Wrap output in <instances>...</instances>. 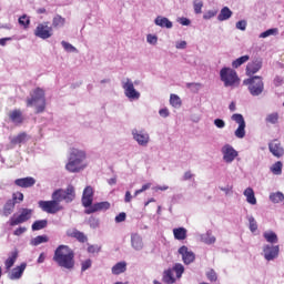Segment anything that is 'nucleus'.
Wrapping results in <instances>:
<instances>
[{
  "label": "nucleus",
  "instance_id": "1",
  "mask_svg": "<svg viewBox=\"0 0 284 284\" xmlns=\"http://www.w3.org/2000/svg\"><path fill=\"white\" fill-rule=\"evenodd\" d=\"M53 262L63 270H74V251L68 245H59L54 251Z\"/></svg>",
  "mask_w": 284,
  "mask_h": 284
},
{
  "label": "nucleus",
  "instance_id": "2",
  "mask_svg": "<svg viewBox=\"0 0 284 284\" xmlns=\"http://www.w3.org/2000/svg\"><path fill=\"white\" fill-rule=\"evenodd\" d=\"M220 79L224 83V88H239V85H241V78H239L236 70L232 68H222Z\"/></svg>",
  "mask_w": 284,
  "mask_h": 284
},
{
  "label": "nucleus",
  "instance_id": "3",
  "mask_svg": "<svg viewBox=\"0 0 284 284\" xmlns=\"http://www.w3.org/2000/svg\"><path fill=\"white\" fill-rule=\"evenodd\" d=\"M39 102L40 104L36 106V114L45 112V91L41 88H36L31 93V98L27 99V105L32 108V105Z\"/></svg>",
  "mask_w": 284,
  "mask_h": 284
},
{
  "label": "nucleus",
  "instance_id": "4",
  "mask_svg": "<svg viewBox=\"0 0 284 284\" xmlns=\"http://www.w3.org/2000/svg\"><path fill=\"white\" fill-rule=\"evenodd\" d=\"M243 85L248 87V91L252 97H260V94H263V90H265L263 78L258 75L243 80Z\"/></svg>",
  "mask_w": 284,
  "mask_h": 284
},
{
  "label": "nucleus",
  "instance_id": "5",
  "mask_svg": "<svg viewBox=\"0 0 284 284\" xmlns=\"http://www.w3.org/2000/svg\"><path fill=\"white\" fill-rule=\"evenodd\" d=\"M174 272L176 278H181L183 276V273L185 272V266L181 263L174 264L172 268H168L163 272L162 281L165 284H174L176 283V278L174 277Z\"/></svg>",
  "mask_w": 284,
  "mask_h": 284
},
{
  "label": "nucleus",
  "instance_id": "6",
  "mask_svg": "<svg viewBox=\"0 0 284 284\" xmlns=\"http://www.w3.org/2000/svg\"><path fill=\"white\" fill-rule=\"evenodd\" d=\"M52 199H59L60 203L61 201H64L65 203H72L74 199H77V192L74 191V186L72 184H69L65 190L59 189L52 193Z\"/></svg>",
  "mask_w": 284,
  "mask_h": 284
},
{
  "label": "nucleus",
  "instance_id": "7",
  "mask_svg": "<svg viewBox=\"0 0 284 284\" xmlns=\"http://www.w3.org/2000/svg\"><path fill=\"white\" fill-rule=\"evenodd\" d=\"M38 205L42 212H45L47 214H57L63 210V206L61 205V201L59 199H52L50 201H39Z\"/></svg>",
  "mask_w": 284,
  "mask_h": 284
},
{
  "label": "nucleus",
  "instance_id": "8",
  "mask_svg": "<svg viewBox=\"0 0 284 284\" xmlns=\"http://www.w3.org/2000/svg\"><path fill=\"white\" fill-rule=\"evenodd\" d=\"M31 219H32V209H22L18 217H10L9 224L11 227H14L16 225H21V223H26Z\"/></svg>",
  "mask_w": 284,
  "mask_h": 284
},
{
  "label": "nucleus",
  "instance_id": "9",
  "mask_svg": "<svg viewBox=\"0 0 284 284\" xmlns=\"http://www.w3.org/2000/svg\"><path fill=\"white\" fill-rule=\"evenodd\" d=\"M231 119L239 124V128L235 130V136L237 139H245V118H243V114L234 113Z\"/></svg>",
  "mask_w": 284,
  "mask_h": 284
},
{
  "label": "nucleus",
  "instance_id": "10",
  "mask_svg": "<svg viewBox=\"0 0 284 284\" xmlns=\"http://www.w3.org/2000/svg\"><path fill=\"white\" fill-rule=\"evenodd\" d=\"M88 168V164L85 162H81L79 160H72L69 158L68 163L65 164V171L70 172L71 174H77L79 172H82V170H85Z\"/></svg>",
  "mask_w": 284,
  "mask_h": 284
},
{
  "label": "nucleus",
  "instance_id": "11",
  "mask_svg": "<svg viewBox=\"0 0 284 284\" xmlns=\"http://www.w3.org/2000/svg\"><path fill=\"white\" fill-rule=\"evenodd\" d=\"M34 36L39 39H50L52 37V27L48 22L39 23L34 30Z\"/></svg>",
  "mask_w": 284,
  "mask_h": 284
},
{
  "label": "nucleus",
  "instance_id": "12",
  "mask_svg": "<svg viewBox=\"0 0 284 284\" xmlns=\"http://www.w3.org/2000/svg\"><path fill=\"white\" fill-rule=\"evenodd\" d=\"M263 252H264V258L266 261H274V258H278V252H281V248L278 247V245H264L263 247Z\"/></svg>",
  "mask_w": 284,
  "mask_h": 284
},
{
  "label": "nucleus",
  "instance_id": "13",
  "mask_svg": "<svg viewBox=\"0 0 284 284\" xmlns=\"http://www.w3.org/2000/svg\"><path fill=\"white\" fill-rule=\"evenodd\" d=\"M179 254H181L184 265H190L191 263H194L196 258L194 252L190 251V248H187V246L185 245L179 248Z\"/></svg>",
  "mask_w": 284,
  "mask_h": 284
},
{
  "label": "nucleus",
  "instance_id": "14",
  "mask_svg": "<svg viewBox=\"0 0 284 284\" xmlns=\"http://www.w3.org/2000/svg\"><path fill=\"white\" fill-rule=\"evenodd\" d=\"M124 94L128 97V99H139L141 97V93L134 89V83L128 79L126 82L123 84Z\"/></svg>",
  "mask_w": 284,
  "mask_h": 284
},
{
  "label": "nucleus",
  "instance_id": "15",
  "mask_svg": "<svg viewBox=\"0 0 284 284\" xmlns=\"http://www.w3.org/2000/svg\"><path fill=\"white\" fill-rule=\"evenodd\" d=\"M222 152H223V160L226 163H232V161H234V159L239 156V152H236V150H234V148L230 144L224 145L222 149Z\"/></svg>",
  "mask_w": 284,
  "mask_h": 284
},
{
  "label": "nucleus",
  "instance_id": "16",
  "mask_svg": "<svg viewBox=\"0 0 284 284\" xmlns=\"http://www.w3.org/2000/svg\"><path fill=\"white\" fill-rule=\"evenodd\" d=\"M268 150L271 154H273V156H275L276 159H281V156L284 155L283 145L278 140H273L272 142H270Z\"/></svg>",
  "mask_w": 284,
  "mask_h": 284
},
{
  "label": "nucleus",
  "instance_id": "17",
  "mask_svg": "<svg viewBox=\"0 0 284 284\" xmlns=\"http://www.w3.org/2000/svg\"><path fill=\"white\" fill-rule=\"evenodd\" d=\"M94 201V190L92 186H87L82 195V205L83 207H91L92 202Z\"/></svg>",
  "mask_w": 284,
  "mask_h": 284
},
{
  "label": "nucleus",
  "instance_id": "18",
  "mask_svg": "<svg viewBox=\"0 0 284 284\" xmlns=\"http://www.w3.org/2000/svg\"><path fill=\"white\" fill-rule=\"evenodd\" d=\"M261 68H263V61L260 59L248 62L246 65V77H253V74H256Z\"/></svg>",
  "mask_w": 284,
  "mask_h": 284
},
{
  "label": "nucleus",
  "instance_id": "19",
  "mask_svg": "<svg viewBox=\"0 0 284 284\" xmlns=\"http://www.w3.org/2000/svg\"><path fill=\"white\" fill-rule=\"evenodd\" d=\"M8 118L10 119L11 123H14V125H21L26 119L23 118V112H21V109H14L8 113Z\"/></svg>",
  "mask_w": 284,
  "mask_h": 284
},
{
  "label": "nucleus",
  "instance_id": "20",
  "mask_svg": "<svg viewBox=\"0 0 284 284\" xmlns=\"http://www.w3.org/2000/svg\"><path fill=\"white\" fill-rule=\"evenodd\" d=\"M69 159H71L72 161L85 162V159H88V154L83 150L72 148L69 153Z\"/></svg>",
  "mask_w": 284,
  "mask_h": 284
},
{
  "label": "nucleus",
  "instance_id": "21",
  "mask_svg": "<svg viewBox=\"0 0 284 284\" xmlns=\"http://www.w3.org/2000/svg\"><path fill=\"white\" fill-rule=\"evenodd\" d=\"M105 210H110V202H98L91 204V206L85 210V214H94V212H103Z\"/></svg>",
  "mask_w": 284,
  "mask_h": 284
},
{
  "label": "nucleus",
  "instance_id": "22",
  "mask_svg": "<svg viewBox=\"0 0 284 284\" xmlns=\"http://www.w3.org/2000/svg\"><path fill=\"white\" fill-rule=\"evenodd\" d=\"M132 134H133L134 141H136L139 145H148V143H150V134L145 132L143 131L139 132L138 130H134Z\"/></svg>",
  "mask_w": 284,
  "mask_h": 284
},
{
  "label": "nucleus",
  "instance_id": "23",
  "mask_svg": "<svg viewBox=\"0 0 284 284\" xmlns=\"http://www.w3.org/2000/svg\"><path fill=\"white\" fill-rule=\"evenodd\" d=\"M67 236H70V239H77L79 243H88V236L85 235V233L77 229L68 230Z\"/></svg>",
  "mask_w": 284,
  "mask_h": 284
},
{
  "label": "nucleus",
  "instance_id": "24",
  "mask_svg": "<svg viewBox=\"0 0 284 284\" xmlns=\"http://www.w3.org/2000/svg\"><path fill=\"white\" fill-rule=\"evenodd\" d=\"M26 267H28L27 263H21L19 266L14 267L9 275L11 281H19L23 276V272H26Z\"/></svg>",
  "mask_w": 284,
  "mask_h": 284
},
{
  "label": "nucleus",
  "instance_id": "25",
  "mask_svg": "<svg viewBox=\"0 0 284 284\" xmlns=\"http://www.w3.org/2000/svg\"><path fill=\"white\" fill-rule=\"evenodd\" d=\"M34 183H37V180L30 176L14 180V185L18 187H32Z\"/></svg>",
  "mask_w": 284,
  "mask_h": 284
},
{
  "label": "nucleus",
  "instance_id": "26",
  "mask_svg": "<svg viewBox=\"0 0 284 284\" xmlns=\"http://www.w3.org/2000/svg\"><path fill=\"white\" fill-rule=\"evenodd\" d=\"M131 245L134 250H143V239H141V235L133 233L131 235Z\"/></svg>",
  "mask_w": 284,
  "mask_h": 284
},
{
  "label": "nucleus",
  "instance_id": "27",
  "mask_svg": "<svg viewBox=\"0 0 284 284\" xmlns=\"http://www.w3.org/2000/svg\"><path fill=\"white\" fill-rule=\"evenodd\" d=\"M128 270V263L125 262H119L116 263L112 268L111 272L115 276H119V274H123Z\"/></svg>",
  "mask_w": 284,
  "mask_h": 284
},
{
  "label": "nucleus",
  "instance_id": "28",
  "mask_svg": "<svg viewBox=\"0 0 284 284\" xmlns=\"http://www.w3.org/2000/svg\"><path fill=\"white\" fill-rule=\"evenodd\" d=\"M17 258H19V251L11 252V255L6 260L4 266L6 270H11V267L17 263Z\"/></svg>",
  "mask_w": 284,
  "mask_h": 284
},
{
  "label": "nucleus",
  "instance_id": "29",
  "mask_svg": "<svg viewBox=\"0 0 284 284\" xmlns=\"http://www.w3.org/2000/svg\"><path fill=\"white\" fill-rule=\"evenodd\" d=\"M173 236L176 241H185L187 239V230H185V227L174 229Z\"/></svg>",
  "mask_w": 284,
  "mask_h": 284
},
{
  "label": "nucleus",
  "instance_id": "30",
  "mask_svg": "<svg viewBox=\"0 0 284 284\" xmlns=\"http://www.w3.org/2000/svg\"><path fill=\"white\" fill-rule=\"evenodd\" d=\"M155 26H159L160 28H172V21H170V19L165 18V17H156L154 20Z\"/></svg>",
  "mask_w": 284,
  "mask_h": 284
},
{
  "label": "nucleus",
  "instance_id": "31",
  "mask_svg": "<svg viewBox=\"0 0 284 284\" xmlns=\"http://www.w3.org/2000/svg\"><path fill=\"white\" fill-rule=\"evenodd\" d=\"M244 196H246V201H247V203H250V205H256V196L254 195L253 187H247L244 191Z\"/></svg>",
  "mask_w": 284,
  "mask_h": 284
},
{
  "label": "nucleus",
  "instance_id": "32",
  "mask_svg": "<svg viewBox=\"0 0 284 284\" xmlns=\"http://www.w3.org/2000/svg\"><path fill=\"white\" fill-rule=\"evenodd\" d=\"M45 227H48V220H37L33 222L31 230L39 232V230H45Z\"/></svg>",
  "mask_w": 284,
  "mask_h": 284
},
{
  "label": "nucleus",
  "instance_id": "33",
  "mask_svg": "<svg viewBox=\"0 0 284 284\" xmlns=\"http://www.w3.org/2000/svg\"><path fill=\"white\" fill-rule=\"evenodd\" d=\"M14 201L8 200L2 210L3 216H10L14 212Z\"/></svg>",
  "mask_w": 284,
  "mask_h": 284
},
{
  "label": "nucleus",
  "instance_id": "34",
  "mask_svg": "<svg viewBox=\"0 0 284 284\" xmlns=\"http://www.w3.org/2000/svg\"><path fill=\"white\" fill-rule=\"evenodd\" d=\"M232 17V10H230V8L224 7L222 8L220 14L217 16V19L220 21H227V19H230Z\"/></svg>",
  "mask_w": 284,
  "mask_h": 284
},
{
  "label": "nucleus",
  "instance_id": "35",
  "mask_svg": "<svg viewBox=\"0 0 284 284\" xmlns=\"http://www.w3.org/2000/svg\"><path fill=\"white\" fill-rule=\"evenodd\" d=\"M247 61H250V55H242L232 62V68L234 69L241 68V65H243L244 63H247Z\"/></svg>",
  "mask_w": 284,
  "mask_h": 284
},
{
  "label": "nucleus",
  "instance_id": "36",
  "mask_svg": "<svg viewBox=\"0 0 284 284\" xmlns=\"http://www.w3.org/2000/svg\"><path fill=\"white\" fill-rule=\"evenodd\" d=\"M28 139V133L22 132L20 134H18L17 136H14L11 140L12 145H19L21 143H26V140Z\"/></svg>",
  "mask_w": 284,
  "mask_h": 284
},
{
  "label": "nucleus",
  "instance_id": "37",
  "mask_svg": "<svg viewBox=\"0 0 284 284\" xmlns=\"http://www.w3.org/2000/svg\"><path fill=\"white\" fill-rule=\"evenodd\" d=\"M271 172L275 175H281L283 174V162L277 161L271 166Z\"/></svg>",
  "mask_w": 284,
  "mask_h": 284
},
{
  "label": "nucleus",
  "instance_id": "38",
  "mask_svg": "<svg viewBox=\"0 0 284 284\" xmlns=\"http://www.w3.org/2000/svg\"><path fill=\"white\" fill-rule=\"evenodd\" d=\"M170 103L172 108H181V105L183 104V102L181 101V98L174 93L170 95Z\"/></svg>",
  "mask_w": 284,
  "mask_h": 284
},
{
  "label": "nucleus",
  "instance_id": "39",
  "mask_svg": "<svg viewBox=\"0 0 284 284\" xmlns=\"http://www.w3.org/2000/svg\"><path fill=\"white\" fill-rule=\"evenodd\" d=\"M52 26L53 28H62V26H65V18L57 14L52 20Z\"/></svg>",
  "mask_w": 284,
  "mask_h": 284
},
{
  "label": "nucleus",
  "instance_id": "40",
  "mask_svg": "<svg viewBox=\"0 0 284 284\" xmlns=\"http://www.w3.org/2000/svg\"><path fill=\"white\" fill-rule=\"evenodd\" d=\"M264 239L267 241V243H278V236L274 232H265Z\"/></svg>",
  "mask_w": 284,
  "mask_h": 284
},
{
  "label": "nucleus",
  "instance_id": "41",
  "mask_svg": "<svg viewBox=\"0 0 284 284\" xmlns=\"http://www.w3.org/2000/svg\"><path fill=\"white\" fill-rule=\"evenodd\" d=\"M270 200L272 201V203H281L284 201V195L281 192L271 193Z\"/></svg>",
  "mask_w": 284,
  "mask_h": 284
},
{
  "label": "nucleus",
  "instance_id": "42",
  "mask_svg": "<svg viewBox=\"0 0 284 284\" xmlns=\"http://www.w3.org/2000/svg\"><path fill=\"white\" fill-rule=\"evenodd\" d=\"M49 239L47 235H38L31 241V245H41V243H48Z\"/></svg>",
  "mask_w": 284,
  "mask_h": 284
},
{
  "label": "nucleus",
  "instance_id": "43",
  "mask_svg": "<svg viewBox=\"0 0 284 284\" xmlns=\"http://www.w3.org/2000/svg\"><path fill=\"white\" fill-rule=\"evenodd\" d=\"M266 123H271V125H276L278 123V113L274 112L266 116Z\"/></svg>",
  "mask_w": 284,
  "mask_h": 284
},
{
  "label": "nucleus",
  "instance_id": "44",
  "mask_svg": "<svg viewBox=\"0 0 284 284\" xmlns=\"http://www.w3.org/2000/svg\"><path fill=\"white\" fill-rule=\"evenodd\" d=\"M248 227L251 232H256V230H258V224L256 223V219H254V216L248 217Z\"/></svg>",
  "mask_w": 284,
  "mask_h": 284
},
{
  "label": "nucleus",
  "instance_id": "45",
  "mask_svg": "<svg viewBox=\"0 0 284 284\" xmlns=\"http://www.w3.org/2000/svg\"><path fill=\"white\" fill-rule=\"evenodd\" d=\"M193 8L195 14H201V12H203V1L195 0L193 2Z\"/></svg>",
  "mask_w": 284,
  "mask_h": 284
},
{
  "label": "nucleus",
  "instance_id": "46",
  "mask_svg": "<svg viewBox=\"0 0 284 284\" xmlns=\"http://www.w3.org/2000/svg\"><path fill=\"white\" fill-rule=\"evenodd\" d=\"M278 29H268L260 34L261 39H267V37H272V34H276Z\"/></svg>",
  "mask_w": 284,
  "mask_h": 284
},
{
  "label": "nucleus",
  "instance_id": "47",
  "mask_svg": "<svg viewBox=\"0 0 284 284\" xmlns=\"http://www.w3.org/2000/svg\"><path fill=\"white\" fill-rule=\"evenodd\" d=\"M12 201L17 205V203H22L23 201V193L17 192L12 194Z\"/></svg>",
  "mask_w": 284,
  "mask_h": 284
},
{
  "label": "nucleus",
  "instance_id": "48",
  "mask_svg": "<svg viewBox=\"0 0 284 284\" xmlns=\"http://www.w3.org/2000/svg\"><path fill=\"white\" fill-rule=\"evenodd\" d=\"M206 277L211 281V283H214L219 280V276L216 275V272L214 270H210L206 273Z\"/></svg>",
  "mask_w": 284,
  "mask_h": 284
},
{
  "label": "nucleus",
  "instance_id": "49",
  "mask_svg": "<svg viewBox=\"0 0 284 284\" xmlns=\"http://www.w3.org/2000/svg\"><path fill=\"white\" fill-rule=\"evenodd\" d=\"M62 48L67 50V52H77V48L74 45L70 44V42L62 41Z\"/></svg>",
  "mask_w": 284,
  "mask_h": 284
},
{
  "label": "nucleus",
  "instance_id": "50",
  "mask_svg": "<svg viewBox=\"0 0 284 284\" xmlns=\"http://www.w3.org/2000/svg\"><path fill=\"white\" fill-rule=\"evenodd\" d=\"M92 267V260H85L81 263V272H85Z\"/></svg>",
  "mask_w": 284,
  "mask_h": 284
},
{
  "label": "nucleus",
  "instance_id": "51",
  "mask_svg": "<svg viewBox=\"0 0 284 284\" xmlns=\"http://www.w3.org/2000/svg\"><path fill=\"white\" fill-rule=\"evenodd\" d=\"M201 83L192 82V83H186V88L189 90H192V92H199V89L201 88Z\"/></svg>",
  "mask_w": 284,
  "mask_h": 284
},
{
  "label": "nucleus",
  "instance_id": "52",
  "mask_svg": "<svg viewBox=\"0 0 284 284\" xmlns=\"http://www.w3.org/2000/svg\"><path fill=\"white\" fill-rule=\"evenodd\" d=\"M20 26H23L24 28H28L30 26V18L27 16H22L19 18Z\"/></svg>",
  "mask_w": 284,
  "mask_h": 284
},
{
  "label": "nucleus",
  "instance_id": "53",
  "mask_svg": "<svg viewBox=\"0 0 284 284\" xmlns=\"http://www.w3.org/2000/svg\"><path fill=\"white\" fill-rule=\"evenodd\" d=\"M89 254H99L101 252V246L99 245H89L88 246Z\"/></svg>",
  "mask_w": 284,
  "mask_h": 284
},
{
  "label": "nucleus",
  "instance_id": "54",
  "mask_svg": "<svg viewBox=\"0 0 284 284\" xmlns=\"http://www.w3.org/2000/svg\"><path fill=\"white\" fill-rule=\"evenodd\" d=\"M217 14V11L216 10H210V11H206L204 14H203V19H205L206 21L210 20V19H213V17H216Z\"/></svg>",
  "mask_w": 284,
  "mask_h": 284
},
{
  "label": "nucleus",
  "instance_id": "55",
  "mask_svg": "<svg viewBox=\"0 0 284 284\" xmlns=\"http://www.w3.org/2000/svg\"><path fill=\"white\" fill-rule=\"evenodd\" d=\"M125 219H128V215L125 214V212H122L115 216V223H123Z\"/></svg>",
  "mask_w": 284,
  "mask_h": 284
},
{
  "label": "nucleus",
  "instance_id": "56",
  "mask_svg": "<svg viewBox=\"0 0 284 284\" xmlns=\"http://www.w3.org/2000/svg\"><path fill=\"white\" fill-rule=\"evenodd\" d=\"M26 232H28V229L26 226H20L13 232V234L14 236H21V234H26Z\"/></svg>",
  "mask_w": 284,
  "mask_h": 284
},
{
  "label": "nucleus",
  "instance_id": "57",
  "mask_svg": "<svg viewBox=\"0 0 284 284\" xmlns=\"http://www.w3.org/2000/svg\"><path fill=\"white\" fill-rule=\"evenodd\" d=\"M146 41H148V43H151L152 45H155L156 41H159V38L156 36L149 34L146 37Z\"/></svg>",
  "mask_w": 284,
  "mask_h": 284
},
{
  "label": "nucleus",
  "instance_id": "58",
  "mask_svg": "<svg viewBox=\"0 0 284 284\" xmlns=\"http://www.w3.org/2000/svg\"><path fill=\"white\" fill-rule=\"evenodd\" d=\"M237 30H245L247 28V22L245 20H240L236 22Z\"/></svg>",
  "mask_w": 284,
  "mask_h": 284
},
{
  "label": "nucleus",
  "instance_id": "59",
  "mask_svg": "<svg viewBox=\"0 0 284 284\" xmlns=\"http://www.w3.org/2000/svg\"><path fill=\"white\" fill-rule=\"evenodd\" d=\"M214 125L217 126L220 130H222V128H225V121H223L221 119H215Z\"/></svg>",
  "mask_w": 284,
  "mask_h": 284
},
{
  "label": "nucleus",
  "instance_id": "60",
  "mask_svg": "<svg viewBox=\"0 0 284 284\" xmlns=\"http://www.w3.org/2000/svg\"><path fill=\"white\" fill-rule=\"evenodd\" d=\"M175 48L178 50H185V48H187V42H185V41L176 42Z\"/></svg>",
  "mask_w": 284,
  "mask_h": 284
},
{
  "label": "nucleus",
  "instance_id": "61",
  "mask_svg": "<svg viewBox=\"0 0 284 284\" xmlns=\"http://www.w3.org/2000/svg\"><path fill=\"white\" fill-rule=\"evenodd\" d=\"M159 114H160V116H163V119H168V116H170V110H168V109H161V110L159 111Z\"/></svg>",
  "mask_w": 284,
  "mask_h": 284
},
{
  "label": "nucleus",
  "instance_id": "62",
  "mask_svg": "<svg viewBox=\"0 0 284 284\" xmlns=\"http://www.w3.org/2000/svg\"><path fill=\"white\" fill-rule=\"evenodd\" d=\"M124 201L125 203H130L132 201V193H130V191L125 192Z\"/></svg>",
  "mask_w": 284,
  "mask_h": 284
},
{
  "label": "nucleus",
  "instance_id": "63",
  "mask_svg": "<svg viewBox=\"0 0 284 284\" xmlns=\"http://www.w3.org/2000/svg\"><path fill=\"white\" fill-rule=\"evenodd\" d=\"M192 172H190V171H186L185 173H184V176H183V179H184V181H190V179H192Z\"/></svg>",
  "mask_w": 284,
  "mask_h": 284
},
{
  "label": "nucleus",
  "instance_id": "64",
  "mask_svg": "<svg viewBox=\"0 0 284 284\" xmlns=\"http://www.w3.org/2000/svg\"><path fill=\"white\" fill-rule=\"evenodd\" d=\"M190 23H191V22H190V19H187V18H182V19H181V24H182V26H190Z\"/></svg>",
  "mask_w": 284,
  "mask_h": 284
}]
</instances>
